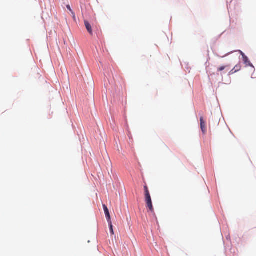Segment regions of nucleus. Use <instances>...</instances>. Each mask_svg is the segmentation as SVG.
Instances as JSON below:
<instances>
[{
	"label": "nucleus",
	"mask_w": 256,
	"mask_h": 256,
	"mask_svg": "<svg viewBox=\"0 0 256 256\" xmlns=\"http://www.w3.org/2000/svg\"><path fill=\"white\" fill-rule=\"evenodd\" d=\"M144 195L150 194L148 189V187L146 185L144 186Z\"/></svg>",
	"instance_id": "1a4fd4ad"
},
{
	"label": "nucleus",
	"mask_w": 256,
	"mask_h": 256,
	"mask_svg": "<svg viewBox=\"0 0 256 256\" xmlns=\"http://www.w3.org/2000/svg\"><path fill=\"white\" fill-rule=\"evenodd\" d=\"M236 70H234L233 68L228 73V74L229 75H232L233 74H234V73H236Z\"/></svg>",
	"instance_id": "9b49d317"
},
{
	"label": "nucleus",
	"mask_w": 256,
	"mask_h": 256,
	"mask_svg": "<svg viewBox=\"0 0 256 256\" xmlns=\"http://www.w3.org/2000/svg\"><path fill=\"white\" fill-rule=\"evenodd\" d=\"M108 225H109V226H110V232L112 234H114V230H113L112 222L111 220L108 221Z\"/></svg>",
	"instance_id": "423d86ee"
},
{
	"label": "nucleus",
	"mask_w": 256,
	"mask_h": 256,
	"mask_svg": "<svg viewBox=\"0 0 256 256\" xmlns=\"http://www.w3.org/2000/svg\"><path fill=\"white\" fill-rule=\"evenodd\" d=\"M236 72L240 71L241 69V65L240 64H238L235 66L233 68Z\"/></svg>",
	"instance_id": "0eeeda50"
},
{
	"label": "nucleus",
	"mask_w": 256,
	"mask_h": 256,
	"mask_svg": "<svg viewBox=\"0 0 256 256\" xmlns=\"http://www.w3.org/2000/svg\"><path fill=\"white\" fill-rule=\"evenodd\" d=\"M146 204L147 207L149 208L151 212H154V208L152 206V201L151 200V201L146 202Z\"/></svg>",
	"instance_id": "20e7f679"
},
{
	"label": "nucleus",
	"mask_w": 256,
	"mask_h": 256,
	"mask_svg": "<svg viewBox=\"0 0 256 256\" xmlns=\"http://www.w3.org/2000/svg\"><path fill=\"white\" fill-rule=\"evenodd\" d=\"M200 128L204 134H205L206 131V124L205 122L204 121L203 117H200Z\"/></svg>",
	"instance_id": "f03ea898"
},
{
	"label": "nucleus",
	"mask_w": 256,
	"mask_h": 256,
	"mask_svg": "<svg viewBox=\"0 0 256 256\" xmlns=\"http://www.w3.org/2000/svg\"><path fill=\"white\" fill-rule=\"evenodd\" d=\"M103 208H104V212L107 220L108 221L111 220L110 214L109 210H108L107 206H106V204H104Z\"/></svg>",
	"instance_id": "7ed1b4c3"
},
{
	"label": "nucleus",
	"mask_w": 256,
	"mask_h": 256,
	"mask_svg": "<svg viewBox=\"0 0 256 256\" xmlns=\"http://www.w3.org/2000/svg\"><path fill=\"white\" fill-rule=\"evenodd\" d=\"M67 8H68L70 10V11H71V8H70V6L69 5H68V6H67Z\"/></svg>",
	"instance_id": "f8f14e48"
},
{
	"label": "nucleus",
	"mask_w": 256,
	"mask_h": 256,
	"mask_svg": "<svg viewBox=\"0 0 256 256\" xmlns=\"http://www.w3.org/2000/svg\"><path fill=\"white\" fill-rule=\"evenodd\" d=\"M241 54L242 56L243 60L246 65H250V62L248 61V57L240 51Z\"/></svg>",
	"instance_id": "39448f33"
},
{
	"label": "nucleus",
	"mask_w": 256,
	"mask_h": 256,
	"mask_svg": "<svg viewBox=\"0 0 256 256\" xmlns=\"http://www.w3.org/2000/svg\"><path fill=\"white\" fill-rule=\"evenodd\" d=\"M227 67V66H220V68H218V72H222V70H224Z\"/></svg>",
	"instance_id": "9d476101"
},
{
	"label": "nucleus",
	"mask_w": 256,
	"mask_h": 256,
	"mask_svg": "<svg viewBox=\"0 0 256 256\" xmlns=\"http://www.w3.org/2000/svg\"><path fill=\"white\" fill-rule=\"evenodd\" d=\"M144 196H145V200H146V202H148L152 200V198H151V196H150V194H145Z\"/></svg>",
	"instance_id": "6e6552de"
},
{
	"label": "nucleus",
	"mask_w": 256,
	"mask_h": 256,
	"mask_svg": "<svg viewBox=\"0 0 256 256\" xmlns=\"http://www.w3.org/2000/svg\"><path fill=\"white\" fill-rule=\"evenodd\" d=\"M84 22L88 32L91 36H92L93 34L92 28H94L96 27L97 23L96 22V20L94 18L84 20Z\"/></svg>",
	"instance_id": "f257e3e1"
}]
</instances>
